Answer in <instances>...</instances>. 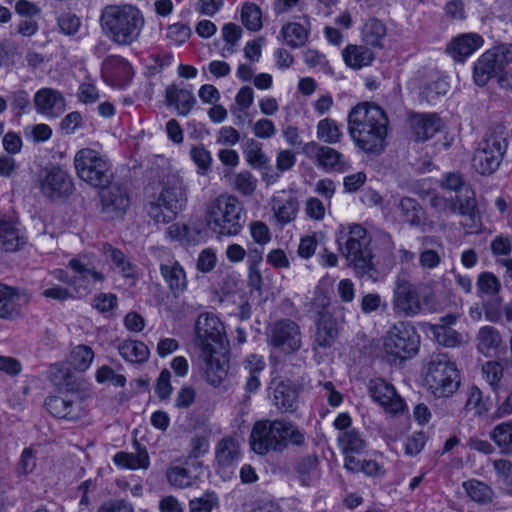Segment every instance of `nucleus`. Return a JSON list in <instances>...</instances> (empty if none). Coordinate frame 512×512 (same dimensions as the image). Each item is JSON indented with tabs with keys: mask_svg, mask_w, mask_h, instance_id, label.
<instances>
[{
	"mask_svg": "<svg viewBox=\"0 0 512 512\" xmlns=\"http://www.w3.org/2000/svg\"><path fill=\"white\" fill-rule=\"evenodd\" d=\"M388 118L377 105L362 102L348 115V133L355 145L367 154H380L385 150Z\"/></svg>",
	"mask_w": 512,
	"mask_h": 512,
	"instance_id": "nucleus-1",
	"label": "nucleus"
},
{
	"mask_svg": "<svg viewBox=\"0 0 512 512\" xmlns=\"http://www.w3.org/2000/svg\"><path fill=\"white\" fill-rule=\"evenodd\" d=\"M103 33L114 44L129 46L137 42L145 26L143 12L132 4H111L100 15Z\"/></svg>",
	"mask_w": 512,
	"mask_h": 512,
	"instance_id": "nucleus-2",
	"label": "nucleus"
},
{
	"mask_svg": "<svg viewBox=\"0 0 512 512\" xmlns=\"http://www.w3.org/2000/svg\"><path fill=\"white\" fill-rule=\"evenodd\" d=\"M337 242L348 266L360 278H372L376 272L374 254L371 247L372 237L360 224L341 225Z\"/></svg>",
	"mask_w": 512,
	"mask_h": 512,
	"instance_id": "nucleus-3",
	"label": "nucleus"
},
{
	"mask_svg": "<svg viewBox=\"0 0 512 512\" xmlns=\"http://www.w3.org/2000/svg\"><path fill=\"white\" fill-rule=\"evenodd\" d=\"M304 441V434L293 423L280 420L255 422L249 437L251 450L261 456L281 453L289 444L301 446Z\"/></svg>",
	"mask_w": 512,
	"mask_h": 512,
	"instance_id": "nucleus-4",
	"label": "nucleus"
},
{
	"mask_svg": "<svg viewBox=\"0 0 512 512\" xmlns=\"http://www.w3.org/2000/svg\"><path fill=\"white\" fill-rule=\"evenodd\" d=\"M205 218L208 228L218 236H236L245 223L242 203L229 194H221L210 201Z\"/></svg>",
	"mask_w": 512,
	"mask_h": 512,
	"instance_id": "nucleus-5",
	"label": "nucleus"
},
{
	"mask_svg": "<svg viewBox=\"0 0 512 512\" xmlns=\"http://www.w3.org/2000/svg\"><path fill=\"white\" fill-rule=\"evenodd\" d=\"M73 164L78 178L94 189L105 188L115 178L109 158L92 148L78 150Z\"/></svg>",
	"mask_w": 512,
	"mask_h": 512,
	"instance_id": "nucleus-6",
	"label": "nucleus"
},
{
	"mask_svg": "<svg viewBox=\"0 0 512 512\" xmlns=\"http://www.w3.org/2000/svg\"><path fill=\"white\" fill-rule=\"evenodd\" d=\"M507 145L505 127L501 124L490 127L474 152V169L481 175L493 174L503 160Z\"/></svg>",
	"mask_w": 512,
	"mask_h": 512,
	"instance_id": "nucleus-7",
	"label": "nucleus"
},
{
	"mask_svg": "<svg viewBox=\"0 0 512 512\" xmlns=\"http://www.w3.org/2000/svg\"><path fill=\"white\" fill-rule=\"evenodd\" d=\"M425 383L435 397L447 398L458 390L460 373L447 354H433L428 363Z\"/></svg>",
	"mask_w": 512,
	"mask_h": 512,
	"instance_id": "nucleus-8",
	"label": "nucleus"
},
{
	"mask_svg": "<svg viewBox=\"0 0 512 512\" xmlns=\"http://www.w3.org/2000/svg\"><path fill=\"white\" fill-rule=\"evenodd\" d=\"M420 345V336L409 322H397L383 337V351L390 362L402 363L414 357Z\"/></svg>",
	"mask_w": 512,
	"mask_h": 512,
	"instance_id": "nucleus-9",
	"label": "nucleus"
},
{
	"mask_svg": "<svg viewBox=\"0 0 512 512\" xmlns=\"http://www.w3.org/2000/svg\"><path fill=\"white\" fill-rule=\"evenodd\" d=\"M511 62V44H503L487 50L474 65L475 83L478 86H485L492 77L500 75Z\"/></svg>",
	"mask_w": 512,
	"mask_h": 512,
	"instance_id": "nucleus-10",
	"label": "nucleus"
},
{
	"mask_svg": "<svg viewBox=\"0 0 512 512\" xmlns=\"http://www.w3.org/2000/svg\"><path fill=\"white\" fill-rule=\"evenodd\" d=\"M267 343L273 349L293 354L302 346V334L299 325L291 319L273 322L267 330Z\"/></svg>",
	"mask_w": 512,
	"mask_h": 512,
	"instance_id": "nucleus-11",
	"label": "nucleus"
},
{
	"mask_svg": "<svg viewBox=\"0 0 512 512\" xmlns=\"http://www.w3.org/2000/svg\"><path fill=\"white\" fill-rule=\"evenodd\" d=\"M195 333V343L201 351L219 353L220 350H225L224 325L214 314L203 313L199 315L195 325Z\"/></svg>",
	"mask_w": 512,
	"mask_h": 512,
	"instance_id": "nucleus-12",
	"label": "nucleus"
},
{
	"mask_svg": "<svg viewBox=\"0 0 512 512\" xmlns=\"http://www.w3.org/2000/svg\"><path fill=\"white\" fill-rule=\"evenodd\" d=\"M158 201L167 212L177 215L188 201V188L183 178L177 174H168L162 180V189L158 195Z\"/></svg>",
	"mask_w": 512,
	"mask_h": 512,
	"instance_id": "nucleus-13",
	"label": "nucleus"
},
{
	"mask_svg": "<svg viewBox=\"0 0 512 512\" xmlns=\"http://www.w3.org/2000/svg\"><path fill=\"white\" fill-rule=\"evenodd\" d=\"M393 308L405 317H414L423 310L420 291L417 285L398 277L393 290Z\"/></svg>",
	"mask_w": 512,
	"mask_h": 512,
	"instance_id": "nucleus-14",
	"label": "nucleus"
},
{
	"mask_svg": "<svg viewBox=\"0 0 512 512\" xmlns=\"http://www.w3.org/2000/svg\"><path fill=\"white\" fill-rule=\"evenodd\" d=\"M75 275L72 276L70 287L74 298L81 299L93 290L94 282H103L105 276L102 272L97 271L94 266L86 263L82 258H72L68 262Z\"/></svg>",
	"mask_w": 512,
	"mask_h": 512,
	"instance_id": "nucleus-15",
	"label": "nucleus"
},
{
	"mask_svg": "<svg viewBox=\"0 0 512 512\" xmlns=\"http://www.w3.org/2000/svg\"><path fill=\"white\" fill-rule=\"evenodd\" d=\"M429 204L432 209L441 214H460L473 218L477 209L475 193L471 188H465L463 194L454 198L433 195Z\"/></svg>",
	"mask_w": 512,
	"mask_h": 512,
	"instance_id": "nucleus-16",
	"label": "nucleus"
},
{
	"mask_svg": "<svg viewBox=\"0 0 512 512\" xmlns=\"http://www.w3.org/2000/svg\"><path fill=\"white\" fill-rule=\"evenodd\" d=\"M101 212L109 219L122 217L130 206L127 188L118 182H112L105 188H99Z\"/></svg>",
	"mask_w": 512,
	"mask_h": 512,
	"instance_id": "nucleus-17",
	"label": "nucleus"
},
{
	"mask_svg": "<svg viewBox=\"0 0 512 512\" xmlns=\"http://www.w3.org/2000/svg\"><path fill=\"white\" fill-rule=\"evenodd\" d=\"M303 154L318 167L326 171L343 172L348 168L343 154L336 149L320 145L316 141L307 142L302 147Z\"/></svg>",
	"mask_w": 512,
	"mask_h": 512,
	"instance_id": "nucleus-18",
	"label": "nucleus"
},
{
	"mask_svg": "<svg viewBox=\"0 0 512 512\" xmlns=\"http://www.w3.org/2000/svg\"><path fill=\"white\" fill-rule=\"evenodd\" d=\"M40 190L44 196L57 199L68 197L74 190V184L66 171L53 167L47 170L40 180Z\"/></svg>",
	"mask_w": 512,
	"mask_h": 512,
	"instance_id": "nucleus-19",
	"label": "nucleus"
},
{
	"mask_svg": "<svg viewBox=\"0 0 512 512\" xmlns=\"http://www.w3.org/2000/svg\"><path fill=\"white\" fill-rule=\"evenodd\" d=\"M369 393L373 400L389 413L397 414L404 410V401L396 393L395 388L382 378L372 379L369 382Z\"/></svg>",
	"mask_w": 512,
	"mask_h": 512,
	"instance_id": "nucleus-20",
	"label": "nucleus"
},
{
	"mask_svg": "<svg viewBox=\"0 0 512 512\" xmlns=\"http://www.w3.org/2000/svg\"><path fill=\"white\" fill-rule=\"evenodd\" d=\"M316 300H320L321 306L325 307L327 302L325 297H318ZM338 335L339 328L336 319L323 309V311L319 312V317L316 321L315 344L321 348H329L336 342Z\"/></svg>",
	"mask_w": 512,
	"mask_h": 512,
	"instance_id": "nucleus-21",
	"label": "nucleus"
},
{
	"mask_svg": "<svg viewBox=\"0 0 512 512\" xmlns=\"http://www.w3.org/2000/svg\"><path fill=\"white\" fill-rule=\"evenodd\" d=\"M133 76L129 62L121 56L107 57L102 64V77L108 83L116 86L127 84Z\"/></svg>",
	"mask_w": 512,
	"mask_h": 512,
	"instance_id": "nucleus-22",
	"label": "nucleus"
},
{
	"mask_svg": "<svg viewBox=\"0 0 512 512\" xmlns=\"http://www.w3.org/2000/svg\"><path fill=\"white\" fill-rule=\"evenodd\" d=\"M201 357L205 363L204 372L207 382L213 386L220 385L228 373V360L225 357V350L219 353L213 351H201Z\"/></svg>",
	"mask_w": 512,
	"mask_h": 512,
	"instance_id": "nucleus-23",
	"label": "nucleus"
},
{
	"mask_svg": "<svg viewBox=\"0 0 512 512\" xmlns=\"http://www.w3.org/2000/svg\"><path fill=\"white\" fill-rule=\"evenodd\" d=\"M45 406L52 416L59 419L76 420L80 417L81 402L71 399L69 395L49 396Z\"/></svg>",
	"mask_w": 512,
	"mask_h": 512,
	"instance_id": "nucleus-24",
	"label": "nucleus"
},
{
	"mask_svg": "<svg viewBox=\"0 0 512 512\" xmlns=\"http://www.w3.org/2000/svg\"><path fill=\"white\" fill-rule=\"evenodd\" d=\"M35 107L38 112L49 116L58 117L65 108V100L57 90L43 88L34 96Z\"/></svg>",
	"mask_w": 512,
	"mask_h": 512,
	"instance_id": "nucleus-25",
	"label": "nucleus"
},
{
	"mask_svg": "<svg viewBox=\"0 0 512 512\" xmlns=\"http://www.w3.org/2000/svg\"><path fill=\"white\" fill-rule=\"evenodd\" d=\"M483 38L476 33H467L454 38L446 48L456 61H464L483 45Z\"/></svg>",
	"mask_w": 512,
	"mask_h": 512,
	"instance_id": "nucleus-26",
	"label": "nucleus"
},
{
	"mask_svg": "<svg viewBox=\"0 0 512 512\" xmlns=\"http://www.w3.org/2000/svg\"><path fill=\"white\" fill-rule=\"evenodd\" d=\"M420 241L419 265L423 269H435L440 265L444 255L443 243L435 236H423Z\"/></svg>",
	"mask_w": 512,
	"mask_h": 512,
	"instance_id": "nucleus-27",
	"label": "nucleus"
},
{
	"mask_svg": "<svg viewBox=\"0 0 512 512\" xmlns=\"http://www.w3.org/2000/svg\"><path fill=\"white\" fill-rule=\"evenodd\" d=\"M410 127L417 141H427L440 131L442 122L436 114H417L411 118Z\"/></svg>",
	"mask_w": 512,
	"mask_h": 512,
	"instance_id": "nucleus-28",
	"label": "nucleus"
},
{
	"mask_svg": "<svg viewBox=\"0 0 512 512\" xmlns=\"http://www.w3.org/2000/svg\"><path fill=\"white\" fill-rule=\"evenodd\" d=\"M160 273L175 296L186 290V273L178 261L169 260L166 263H162L160 265Z\"/></svg>",
	"mask_w": 512,
	"mask_h": 512,
	"instance_id": "nucleus-29",
	"label": "nucleus"
},
{
	"mask_svg": "<svg viewBox=\"0 0 512 512\" xmlns=\"http://www.w3.org/2000/svg\"><path fill=\"white\" fill-rule=\"evenodd\" d=\"M273 403L282 412H294L297 409L298 390L290 381L279 382L273 391Z\"/></svg>",
	"mask_w": 512,
	"mask_h": 512,
	"instance_id": "nucleus-30",
	"label": "nucleus"
},
{
	"mask_svg": "<svg viewBox=\"0 0 512 512\" xmlns=\"http://www.w3.org/2000/svg\"><path fill=\"white\" fill-rule=\"evenodd\" d=\"M241 458L240 443L237 439L226 436L218 441L215 448V460L222 468H229Z\"/></svg>",
	"mask_w": 512,
	"mask_h": 512,
	"instance_id": "nucleus-31",
	"label": "nucleus"
},
{
	"mask_svg": "<svg viewBox=\"0 0 512 512\" xmlns=\"http://www.w3.org/2000/svg\"><path fill=\"white\" fill-rule=\"evenodd\" d=\"M440 321V324H436L432 327L436 341L445 347L460 346L464 342L463 336L450 327V325L456 322V317L447 315L446 317H442Z\"/></svg>",
	"mask_w": 512,
	"mask_h": 512,
	"instance_id": "nucleus-32",
	"label": "nucleus"
},
{
	"mask_svg": "<svg viewBox=\"0 0 512 512\" xmlns=\"http://www.w3.org/2000/svg\"><path fill=\"white\" fill-rule=\"evenodd\" d=\"M272 210L277 222L284 226L294 221L299 211V201L294 196H274L271 200Z\"/></svg>",
	"mask_w": 512,
	"mask_h": 512,
	"instance_id": "nucleus-33",
	"label": "nucleus"
},
{
	"mask_svg": "<svg viewBox=\"0 0 512 512\" xmlns=\"http://www.w3.org/2000/svg\"><path fill=\"white\" fill-rule=\"evenodd\" d=\"M342 57L348 67L359 70L370 66L375 59V54L365 45L349 44L343 49Z\"/></svg>",
	"mask_w": 512,
	"mask_h": 512,
	"instance_id": "nucleus-34",
	"label": "nucleus"
},
{
	"mask_svg": "<svg viewBox=\"0 0 512 512\" xmlns=\"http://www.w3.org/2000/svg\"><path fill=\"white\" fill-rule=\"evenodd\" d=\"M21 294L16 288L0 284V318L14 319L20 315Z\"/></svg>",
	"mask_w": 512,
	"mask_h": 512,
	"instance_id": "nucleus-35",
	"label": "nucleus"
},
{
	"mask_svg": "<svg viewBox=\"0 0 512 512\" xmlns=\"http://www.w3.org/2000/svg\"><path fill=\"white\" fill-rule=\"evenodd\" d=\"M397 210L401 219L411 226L418 227L425 223L426 214L421 204L414 198L402 197L398 204Z\"/></svg>",
	"mask_w": 512,
	"mask_h": 512,
	"instance_id": "nucleus-36",
	"label": "nucleus"
},
{
	"mask_svg": "<svg viewBox=\"0 0 512 512\" xmlns=\"http://www.w3.org/2000/svg\"><path fill=\"white\" fill-rule=\"evenodd\" d=\"M121 357L132 364H143L148 361L150 351L145 343L138 340L126 339L117 345Z\"/></svg>",
	"mask_w": 512,
	"mask_h": 512,
	"instance_id": "nucleus-37",
	"label": "nucleus"
},
{
	"mask_svg": "<svg viewBox=\"0 0 512 512\" xmlns=\"http://www.w3.org/2000/svg\"><path fill=\"white\" fill-rule=\"evenodd\" d=\"M26 243L23 233L13 222L0 221V249L7 252H14L22 248Z\"/></svg>",
	"mask_w": 512,
	"mask_h": 512,
	"instance_id": "nucleus-38",
	"label": "nucleus"
},
{
	"mask_svg": "<svg viewBox=\"0 0 512 512\" xmlns=\"http://www.w3.org/2000/svg\"><path fill=\"white\" fill-rule=\"evenodd\" d=\"M166 101L168 105L174 106L181 116H187L196 103L194 95L189 90L176 86H169L166 89Z\"/></svg>",
	"mask_w": 512,
	"mask_h": 512,
	"instance_id": "nucleus-39",
	"label": "nucleus"
},
{
	"mask_svg": "<svg viewBox=\"0 0 512 512\" xmlns=\"http://www.w3.org/2000/svg\"><path fill=\"white\" fill-rule=\"evenodd\" d=\"M113 461L116 466L131 470L140 468L147 469L150 464L146 448H142L140 445H138L137 452L135 454L123 451L117 452L113 457Z\"/></svg>",
	"mask_w": 512,
	"mask_h": 512,
	"instance_id": "nucleus-40",
	"label": "nucleus"
},
{
	"mask_svg": "<svg viewBox=\"0 0 512 512\" xmlns=\"http://www.w3.org/2000/svg\"><path fill=\"white\" fill-rule=\"evenodd\" d=\"M477 341L478 351L487 357H491L501 344V336L494 327L484 326L477 334Z\"/></svg>",
	"mask_w": 512,
	"mask_h": 512,
	"instance_id": "nucleus-41",
	"label": "nucleus"
},
{
	"mask_svg": "<svg viewBox=\"0 0 512 512\" xmlns=\"http://www.w3.org/2000/svg\"><path fill=\"white\" fill-rule=\"evenodd\" d=\"M490 439L500 449L501 454L512 453V421L502 422L496 425L489 433Z\"/></svg>",
	"mask_w": 512,
	"mask_h": 512,
	"instance_id": "nucleus-42",
	"label": "nucleus"
},
{
	"mask_svg": "<svg viewBox=\"0 0 512 512\" xmlns=\"http://www.w3.org/2000/svg\"><path fill=\"white\" fill-rule=\"evenodd\" d=\"M386 36V26L376 18L368 19L362 28V40L372 47H382Z\"/></svg>",
	"mask_w": 512,
	"mask_h": 512,
	"instance_id": "nucleus-43",
	"label": "nucleus"
},
{
	"mask_svg": "<svg viewBox=\"0 0 512 512\" xmlns=\"http://www.w3.org/2000/svg\"><path fill=\"white\" fill-rule=\"evenodd\" d=\"M317 138L328 144L339 143L343 137L342 126L331 118H325L317 124Z\"/></svg>",
	"mask_w": 512,
	"mask_h": 512,
	"instance_id": "nucleus-44",
	"label": "nucleus"
},
{
	"mask_svg": "<svg viewBox=\"0 0 512 512\" xmlns=\"http://www.w3.org/2000/svg\"><path fill=\"white\" fill-rule=\"evenodd\" d=\"M243 154L247 163L254 168H265L269 164V158L263 152L262 143L253 138L243 144Z\"/></svg>",
	"mask_w": 512,
	"mask_h": 512,
	"instance_id": "nucleus-45",
	"label": "nucleus"
},
{
	"mask_svg": "<svg viewBox=\"0 0 512 512\" xmlns=\"http://www.w3.org/2000/svg\"><path fill=\"white\" fill-rule=\"evenodd\" d=\"M281 34L285 43L291 48L303 46L308 39V31L301 24L296 22L284 25Z\"/></svg>",
	"mask_w": 512,
	"mask_h": 512,
	"instance_id": "nucleus-46",
	"label": "nucleus"
},
{
	"mask_svg": "<svg viewBox=\"0 0 512 512\" xmlns=\"http://www.w3.org/2000/svg\"><path fill=\"white\" fill-rule=\"evenodd\" d=\"M477 295L483 296H495L498 295L502 285L500 280L492 272L484 271L481 272L476 281Z\"/></svg>",
	"mask_w": 512,
	"mask_h": 512,
	"instance_id": "nucleus-47",
	"label": "nucleus"
},
{
	"mask_svg": "<svg viewBox=\"0 0 512 512\" xmlns=\"http://www.w3.org/2000/svg\"><path fill=\"white\" fill-rule=\"evenodd\" d=\"M490 407L491 403L489 398L485 399L481 390L476 386H472L469 389L468 397L465 402V410L474 411L476 416H483L489 411Z\"/></svg>",
	"mask_w": 512,
	"mask_h": 512,
	"instance_id": "nucleus-48",
	"label": "nucleus"
},
{
	"mask_svg": "<svg viewBox=\"0 0 512 512\" xmlns=\"http://www.w3.org/2000/svg\"><path fill=\"white\" fill-rule=\"evenodd\" d=\"M338 441L344 454L361 453L366 447L360 433L354 429L341 432Z\"/></svg>",
	"mask_w": 512,
	"mask_h": 512,
	"instance_id": "nucleus-49",
	"label": "nucleus"
},
{
	"mask_svg": "<svg viewBox=\"0 0 512 512\" xmlns=\"http://www.w3.org/2000/svg\"><path fill=\"white\" fill-rule=\"evenodd\" d=\"M463 487L469 497L477 503L486 504L492 500V489L481 481L469 480L463 483Z\"/></svg>",
	"mask_w": 512,
	"mask_h": 512,
	"instance_id": "nucleus-50",
	"label": "nucleus"
},
{
	"mask_svg": "<svg viewBox=\"0 0 512 512\" xmlns=\"http://www.w3.org/2000/svg\"><path fill=\"white\" fill-rule=\"evenodd\" d=\"M318 467V458L316 455H308L302 458L297 466L296 472L298 474L301 485L310 486L312 483L313 475Z\"/></svg>",
	"mask_w": 512,
	"mask_h": 512,
	"instance_id": "nucleus-51",
	"label": "nucleus"
},
{
	"mask_svg": "<svg viewBox=\"0 0 512 512\" xmlns=\"http://www.w3.org/2000/svg\"><path fill=\"white\" fill-rule=\"evenodd\" d=\"M243 25L250 31H258L262 27L261 10L254 3H245L241 9Z\"/></svg>",
	"mask_w": 512,
	"mask_h": 512,
	"instance_id": "nucleus-52",
	"label": "nucleus"
},
{
	"mask_svg": "<svg viewBox=\"0 0 512 512\" xmlns=\"http://www.w3.org/2000/svg\"><path fill=\"white\" fill-rule=\"evenodd\" d=\"M94 358L93 350L86 345L76 346L70 354L71 365L79 371H85Z\"/></svg>",
	"mask_w": 512,
	"mask_h": 512,
	"instance_id": "nucleus-53",
	"label": "nucleus"
},
{
	"mask_svg": "<svg viewBox=\"0 0 512 512\" xmlns=\"http://www.w3.org/2000/svg\"><path fill=\"white\" fill-rule=\"evenodd\" d=\"M190 157L198 168V174L206 175L210 171L212 157L211 153L204 145L192 146L190 149Z\"/></svg>",
	"mask_w": 512,
	"mask_h": 512,
	"instance_id": "nucleus-54",
	"label": "nucleus"
},
{
	"mask_svg": "<svg viewBox=\"0 0 512 512\" xmlns=\"http://www.w3.org/2000/svg\"><path fill=\"white\" fill-rule=\"evenodd\" d=\"M493 468L499 481L505 486L508 494L512 495V462L507 459H495Z\"/></svg>",
	"mask_w": 512,
	"mask_h": 512,
	"instance_id": "nucleus-55",
	"label": "nucleus"
},
{
	"mask_svg": "<svg viewBox=\"0 0 512 512\" xmlns=\"http://www.w3.org/2000/svg\"><path fill=\"white\" fill-rule=\"evenodd\" d=\"M218 497L214 492L207 491L201 497L194 498L189 502L190 512H212L218 507Z\"/></svg>",
	"mask_w": 512,
	"mask_h": 512,
	"instance_id": "nucleus-56",
	"label": "nucleus"
},
{
	"mask_svg": "<svg viewBox=\"0 0 512 512\" xmlns=\"http://www.w3.org/2000/svg\"><path fill=\"white\" fill-rule=\"evenodd\" d=\"M257 187V179L249 171H241L234 177V188L243 196H251Z\"/></svg>",
	"mask_w": 512,
	"mask_h": 512,
	"instance_id": "nucleus-57",
	"label": "nucleus"
},
{
	"mask_svg": "<svg viewBox=\"0 0 512 512\" xmlns=\"http://www.w3.org/2000/svg\"><path fill=\"white\" fill-rule=\"evenodd\" d=\"M36 468V453L31 447L25 448L16 466L18 476H27Z\"/></svg>",
	"mask_w": 512,
	"mask_h": 512,
	"instance_id": "nucleus-58",
	"label": "nucleus"
},
{
	"mask_svg": "<svg viewBox=\"0 0 512 512\" xmlns=\"http://www.w3.org/2000/svg\"><path fill=\"white\" fill-rule=\"evenodd\" d=\"M167 478L171 485L179 488H186L192 485L190 472L179 466L170 468L167 471Z\"/></svg>",
	"mask_w": 512,
	"mask_h": 512,
	"instance_id": "nucleus-59",
	"label": "nucleus"
},
{
	"mask_svg": "<svg viewBox=\"0 0 512 512\" xmlns=\"http://www.w3.org/2000/svg\"><path fill=\"white\" fill-rule=\"evenodd\" d=\"M489 297L483 302L485 317L490 322H498L502 317L503 299L499 295Z\"/></svg>",
	"mask_w": 512,
	"mask_h": 512,
	"instance_id": "nucleus-60",
	"label": "nucleus"
},
{
	"mask_svg": "<svg viewBox=\"0 0 512 512\" xmlns=\"http://www.w3.org/2000/svg\"><path fill=\"white\" fill-rule=\"evenodd\" d=\"M440 186L443 189L455 191L457 194H463L465 188H470V186L465 184L462 175L458 172L444 174L440 181Z\"/></svg>",
	"mask_w": 512,
	"mask_h": 512,
	"instance_id": "nucleus-61",
	"label": "nucleus"
},
{
	"mask_svg": "<svg viewBox=\"0 0 512 512\" xmlns=\"http://www.w3.org/2000/svg\"><path fill=\"white\" fill-rule=\"evenodd\" d=\"M502 372V366L497 362L490 361L483 366V373L486 375L490 385L493 386L498 399L501 397L500 393L502 391V387L497 383L500 380Z\"/></svg>",
	"mask_w": 512,
	"mask_h": 512,
	"instance_id": "nucleus-62",
	"label": "nucleus"
},
{
	"mask_svg": "<svg viewBox=\"0 0 512 512\" xmlns=\"http://www.w3.org/2000/svg\"><path fill=\"white\" fill-rule=\"evenodd\" d=\"M167 38L177 45L185 43L191 36V29L183 23H174L167 27Z\"/></svg>",
	"mask_w": 512,
	"mask_h": 512,
	"instance_id": "nucleus-63",
	"label": "nucleus"
},
{
	"mask_svg": "<svg viewBox=\"0 0 512 512\" xmlns=\"http://www.w3.org/2000/svg\"><path fill=\"white\" fill-rule=\"evenodd\" d=\"M197 232L196 229L189 227L186 224L174 223L167 229V234L172 240L189 243L192 239V234Z\"/></svg>",
	"mask_w": 512,
	"mask_h": 512,
	"instance_id": "nucleus-64",
	"label": "nucleus"
}]
</instances>
